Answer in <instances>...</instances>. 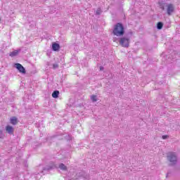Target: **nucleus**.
Returning a JSON list of instances; mask_svg holds the SVG:
<instances>
[{
    "label": "nucleus",
    "mask_w": 180,
    "mask_h": 180,
    "mask_svg": "<svg viewBox=\"0 0 180 180\" xmlns=\"http://www.w3.org/2000/svg\"><path fill=\"white\" fill-rule=\"evenodd\" d=\"M159 6L162 11H165L166 8L167 13L169 16H171V15H172V13L175 11V6H174V4H167L164 2H160L159 3Z\"/></svg>",
    "instance_id": "nucleus-1"
},
{
    "label": "nucleus",
    "mask_w": 180,
    "mask_h": 180,
    "mask_svg": "<svg viewBox=\"0 0 180 180\" xmlns=\"http://www.w3.org/2000/svg\"><path fill=\"white\" fill-rule=\"evenodd\" d=\"M114 36L120 37L124 34V27L120 22L117 23L114 26V30L112 31Z\"/></svg>",
    "instance_id": "nucleus-2"
},
{
    "label": "nucleus",
    "mask_w": 180,
    "mask_h": 180,
    "mask_svg": "<svg viewBox=\"0 0 180 180\" xmlns=\"http://www.w3.org/2000/svg\"><path fill=\"white\" fill-rule=\"evenodd\" d=\"M167 161L170 162V165H175L178 162V156L175 153H169L167 154Z\"/></svg>",
    "instance_id": "nucleus-3"
},
{
    "label": "nucleus",
    "mask_w": 180,
    "mask_h": 180,
    "mask_svg": "<svg viewBox=\"0 0 180 180\" xmlns=\"http://www.w3.org/2000/svg\"><path fill=\"white\" fill-rule=\"evenodd\" d=\"M119 43L120 45L122 46V47L127 48L130 44V39L128 37H123L120 38Z\"/></svg>",
    "instance_id": "nucleus-4"
},
{
    "label": "nucleus",
    "mask_w": 180,
    "mask_h": 180,
    "mask_svg": "<svg viewBox=\"0 0 180 180\" xmlns=\"http://www.w3.org/2000/svg\"><path fill=\"white\" fill-rule=\"evenodd\" d=\"M15 67L19 70V72H21V74H26V69H25L20 63H15Z\"/></svg>",
    "instance_id": "nucleus-5"
},
{
    "label": "nucleus",
    "mask_w": 180,
    "mask_h": 180,
    "mask_svg": "<svg viewBox=\"0 0 180 180\" xmlns=\"http://www.w3.org/2000/svg\"><path fill=\"white\" fill-rule=\"evenodd\" d=\"M6 131L8 133V134H13V127L12 126H6Z\"/></svg>",
    "instance_id": "nucleus-6"
},
{
    "label": "nucleus",
    "mask_w": 180,
    "mask_h": 180,
    "mask_svg": "<svg viewBox=\"0 0 180 180\" xmlns=\"http://www.w3.org/2000/svg\"><path fill=\"white\" fill-rule=\"evenodd\" d=\"M20 53V49L18 50H14L11 53H10L9 56L10 57H16Z\"/></svg>",
    "instance_id": "nucleus-7"
},
{
    "label": "nucleus",
    "mask_w": 180,
    "mask_h": 180,
    "mask_svg": "<svg viewBox=\"0 0 180 180\" xmlns=\"http://www.w3.org/2000/svg\"><path fill=\"white\" fill-rule=\"evenodd\" d=\"M52 50H53V51H58L60 50V44L53 43L52 44Z\"/></svg>",
    "instance_id": "nucleus-8"
},
{
    "label": "nucleus",
    "mask_w": 180,
    "mask_h": 180,
    "mask_svg": "<svg viewBox=\"0 0 180 180\" xmlns=\"http://www.w3.org/2000/svg\"><path fill=\"white\" fill-rule=\"evenodd\" d=\"M10 122L11 124H18V118H16V117H12L10 119Z\"/></svg>",
    "instance_id": "nucleus-9"
},
{
    "label": "nucleus",
    "mask_w": 180,
    "mask_h": 180,
    "mask_svg": "<svg viewBox=\"0 0 180 180\" xmlns=\"http://www.w3.org/2000/svg\"><path fill=\"white\" fill-rule=\"evenodd\" d=\"M60 95V91H54L52 94V96L55 98H58V96Z\"/></svg>",
    "instance_id": "nucleus-10"
},
{
    "label": "nucleus",
    "mask_w": 180,
    "mask_h": 180,
    "mask_svg": "<svg viewBox=\"0 0 180 180\" xmlns=\"http://www.w3.org/2000/svg\"><path fill=\"white\" fill-rule=\"evenodd\" d=\"M59 168L60 169H62V171H67V166L63 163L59 165Z\"/></svg>",
    "instance_id": "nucleus-11"
},
{
    "label": "nucleus",
    "mask_w": 180,
    "mask_h": 180,
    "mask_svg": "<svg viewBox=\"0 0 180 180\" xmlns=\"http://www.w3.org/2000/svg\"><path fill=\"white\" fill-rule=\"evenodd\" d=\"M163 26H164V24L161 22H159L157 24V29H158V30H161V29H162Z\"/></svg>",
    "instance_id": "nucleus-12"
},
{
    "label": "nucleus",
    "mask_w": 180,
    "mask_h": 180,
    "mask_svg": "<svg viewBox=\"0 0 180 180\" xmlns=\"http://www.w3.org/2000/svg\"><path fill=\"white\" fill-rule=\"evenodd\" d=\"M91 100L92 101V102H96L98 101V98H96V95H92L91 96Z\"/></svg>",
    "instance_id": "nucleus-13"
},
{
    "label": "nucleus",
    "mask_w": 180,
    "mask_h": 180,
    "mask_svg": "<svg viewBox=\"0 0 180 180\" xmlns=\"http://www.w3.org/2000/svg\"><path fill=\"white\" fill-rule=\"evenodd\" d=\"M4 136L2 129H0V139H4Z\"/></svg>",
    "instance_id": "nucleus-14"
},
{
    "label": "nucleus",
    "mask_w": 180,
    "mask_h": 180,
    "mask_svg": "<svg viewBox=\"0 0 180 180\" xmlns=\"http://www.w3.org/2000/svg\"><path fill=\"white\" fill-rule=\"evenodd\" d=\"M101 13H102V11L101 10V8H98L96 12V15H101Z\"/></svg>",
    "instance_id": "nucleus-15"
},
{
    "label": "nucleus",
    "mask_w": 180,
    "mask_h": 180,
    "mask_svg": "<svg viewBox=\"0 0 180 180\" xmlns=\"http://www.w3.org/2000/svg\"><path fill=\"white\" fill-rule=\"evenodd\" d=\"M53 67L54 69L58 68V64H53Z\"/></svg>",
    "instance_id": "nucleus-16"
},
{
    "label": "nucleus",
    "mask_w": 180,
    "mask_h": 180,
    "mask_svg": "<svg viewBox=\"0 0 180 180\" xmlns=\"http://www.w3.org/2000/svg\"><path fill=\"white\" fill-rule=\"evenodd\" d=\"M163 140L168 139V136H162Z\"/></svg>",
    "instance_id": "nucleus-17"
},
{
    "label": "nucleus",
    "mask_w": 180,
    "mask_h": 180,
    "mask_svg": "<svg viewBox=\"0 0 180 180\" xmlns=\"http://www.w3.org/2000/svg\"><path fill=\"white\" fill-rule=\"evenodd\" d=\"M100 71H103V67H100Z\"/></svg>",
    "instance_id": "nucleus-18"
},
{
    "label": "nucleus",
    "mask_w": 180,
    "mask_h": 180,
    "mask_svg": "<svg viewBox=\"0 0 180 180\" xmlns=\"http://www.w3.org/2000/svg\"><path fill=\"white\" fill-rule=\"evenodd\" d=\"M0 22H1V18H0Z\"/></svg>",
    "instance_id": "nucleus-19"
}]
</instances>
